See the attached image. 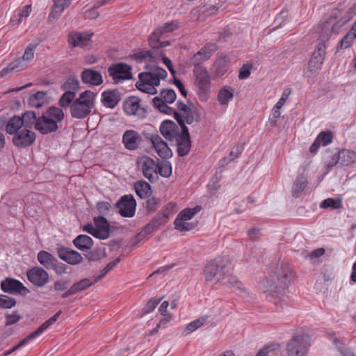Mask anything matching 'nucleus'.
Instances as JSON below:
<instances>
[{"label":"nucleus","mask_w":356,"mask_h":356,"mask_svg":"<svg viewBox=\"0 0 356 356\" xmlns=\"http://www.w3.org/2000/svg\"><path fill=\"white\" fill-rule=\"evenodd\" d=\"M293 276L288 262L275 263L271 267L270 277L261 281L259 287L269 301L282 309L289 303L286 289Z\"/></svg>","instance_id":"nucleus-1"},{"label":"nucleus","mask_w":356,"mask_h":356,"mask_svg":"<svg viewBox=\"0 0 356 356\" xmlns=\"http://www.w3.org/2000/svg\"><path fill=\"white\" fill-rule=\"evenodd\" d=\"M134 56L137 59L147 60L149 62L145 65L147 71L140 73L138 76L139 81L136 83L137 88L145 93L156 94V87L159 86L161 80L166 78L167 72L153 63L157 61L158 57L152 51L142 50L135 54Z\"/></svg>","instance_id":"nucleus-2"},{"label":"nucleus","mask_w":356,"mask_h":356,"mask_svg":"<svg viewBox=\"0 0 356 356\" xmlns=\"http://www.w3.org/2000/svg\"><path fill=\"white\" fill-rule=\"evenodd\" d=\"M355 15L356 6L351 7L344 16L340 8L332 10L329 17L318 26L319 35L323 37V41H328L332 34H338L341 29Z\"/></svg>","instance_id":"nucleus-3"},{"label":"nucleus","mask_w":356,"mask_h":356,"mask_svg":"<svg viewBox=\"0 0 356 356\" xmlns=\"http://www.w3.org/2000/svg\"><path fill=\"white\" fill-rule=\"evenodd\" d=\"M64 119V113L58 107L51 106L38 116L36 131L41 134H48L56 131Z\"/></svg>","instance_id":"nucleus-4"},{"label":"nucleus","mask_w":356,"mask_h":356,"mask_svg":"<svg viewBox=\"0 0 356 356\" xmlns=\"http://www.w3.org/2000/svg\"><path fill=\"white\" fill-rule=\"evenodd\" d=\"M233 268L232 259L228 255L218 257L204 267V275L207 282L213 280L220 282Z\"/></svg>","instance_id":"nucleus-5"},{"label":"nucleus","mask_w":356,"mask_h":356,"mask_svg":"<svg viewBox=\"0 0 356 356\" xmlns=\"http://www.w3.org/2000/svg\"><path fill=\"white\" fill-rule=\"evenodd\" d=\"M95 94L90 90L81 92L79 97L70 104L71 115L76 119H83L87 117L94 107Z\"/></svg>","instance_id":"nucleus-6"},{"label":"nucleus","mask_w":356,"mask_h":356,"mask_svg":"<svg viewBox=\"0 0 356 356\" xmlns=\"http://www.w3.org/2000/svg\"><path fill=\"white\" fill-rule=\"evenodd\" d=\"M311 339L307 334L297 333L286 343V352L289 356H307Z\"/></svg>","instance_id":"nucleus-7"},{"label":"nucleus","mask_w":356,"mask_h":356,"mask_svg":"<svg viewBox=\"0 0 356 356\" xmlns=\"http://www.w3.org/2000/svg\"><path fill=\"white\" fill-rule=\"evenodd\" d=\"M195 77V85L198 88V96L201 101L206 102L210 93V76L207 70L202 66H196L193 69Z\"/></svg>","instance_id":"nucleus-8"},{"label":"nucleus","mask_w":356,"mask_h":356,"mask_svg":"<svg viewBox=\"0 0 356 356\" xmlns=\"http://www.w3.org/2000/svg\"><path fill=\"white\" fill-rule=\"evenodd\" d=\"M177 106L178 111H174L175 118L178 123L183 127H186L185 124H191L193 122H198L200 119V115L196 109H192L184 102H177Z\"/></svg>","instance_id":"nucleus-9"},{"label":"nucleus","mask_w":356,"mask_h":356,"mask_svg":"<svg viewBox=\"0 0 356 356\" xmlns=\"http://www.w3.org/2000/svg\"><path fill=\"white\" fill-rule=\"evenodd\" d=\"M36 47V44H29L25 49L24 53L22 58L10 63L6 67L3 68L0 72V77H4L15 70L24 69L26 66L24 63L29 62L33 58Z\"/></svg>","instance_id":"nucleus-10"},{"label":"nucleus","mask_w":356,"mask_h":356,"mask_svg":"<svg viewBox=\"0 0 356 356\" xmlns=\"http://www.w3.org/2000/svg\"><path fill=\"white\" fill-rule=\"evenodd\" d=\"M83 230L97 238L106 239L109 237L110 226L105 218L99 216L94 218V225H85Z\"/></svg>","instance_id":"nucleus-11"},{"label":"nucleus","mask_w":356,"mask_h":356,"mask_svg":"<svg viewBox=\"0 0 356 356\" xmlns=\"http://www.w3.org/2000/svg\"><path fill=\"white\" fill-rule=\"evenodd\" d=\"M138 168L143 175L151 182L156 181L159 177L156 174L157 161L147 156H140L137 160Z\"/></svg>","instance_id":"nucleus-12"},{"label":"nucleus","mask_w":356,"mask_h":356,"mask_svg":"<svg viewBox=\"0 0 356 356\" xmlns=\"http://www.w3.org/2000/svg\"><path fill=\"white\" fill-rule=\"evenodd\" d=\"M79 88V83L75 78H69L63 86V89L65 92L61 96L59 100L60 106L65 108L70 106V104L74 99L76 93Z\"/></svg>","instance_id":"nucleus-13"},{"label":"nucleus","mask_w":356,"mask_h":356,"mask_svg":"<svg viewBox=\"0 0 356 356\" xmlns=\"http://www.w3.org/2000/svg\"><path fill=\"white\" fill-rule=\"evenodd\" d=\"M108 72L115 83H122L132 79L131 67L124 63L113 65L108 68Z\"/></svg>","instance_id":"nucleus-14"},{"label":"nucleus","mask_w":356,"mask_h":356,"mask_svg":"<svg viewBox=\"0 0 356 356\" xmlns=\"http://www.w3.org/2000/svg\"><path fill=\"white\" fill-rule=\"evenodd\" d=\"M176 26L172 23H165L163 26L156 29L149 36V43L153 49H159L169 45L168 41H160L161 35L164 33L171 32L174 31Z\"/></svg>","instance_id":"nucleus-15"},{"label":"nucleus","mask_w":356,"mask_h":356,"mask_svg":"<svg viewBox=\"0 0 356 356\" xmlns=\"http://www.w3.org/2000/svg\"><path fill=\"white\" fill-rule=\"evenodd\" d=\"M36 136L31 129L23 128L13 137V143L17 147L24 148L31 146L35 141Z\"/></svg>","instance_id":"nucleus-16"},{"label":"nucleus","mask_w":356,"mask_h":356,"mask_svg":"<svg viewBox=\"0 0 356 356\" xmlns=\"http://www.w3.org/2000/svg\"><path fill=\"white\" fill-rule=\"evenodd\" d=\"M29 281L37 287H42L49 281L47 272L40 267H34L26 272Z\"/></svg>","instance_id":"nucleus-17"},{"label":"nucleus","mask_w":356,"mask_h":356,"mask_svg":"<svg viewBox=\"0 0 356 356\" xmlns=\"http://www.w3.org/2000/svg\"><path fill=\"white\" fill-rule=\"evenodd\" d=\"M136 202L132 195H124L117 202L116 207L119 213L124 217L134 216L136 211Z\"/></svg>","instance_id":"nucleus-18"},{"label":"nucleus","mask_w":356,"mask_h":356,"mask_svg":"<svg viewBox=\"0 0 356 356\" xmlns=\"http://www.w3.org/2000/svg\"><path fill=\"white\" fill-rule=\"evenodd\" d=\"M123 108L128 115H134L143 118L145 115L146 110L140 106V99L136 97L127 99L124 103Z\"/></svg>","instance_id":"nucleus-19"},{"label":"nucleus","mask_w":356,"mask_h":356,"mask_svg":"<svg viewBox=\"0 0 356 356\" xmlns=\"http://www.w3.org/2000/svg\"><path fill=\"white\" fill-rule=\"evenodd\" d=\"M1 289L5 293L21 295H26L29 292L20 281L13 278H6L3 280L1 283Z\"/></svg>","instance_id":"nucleus-20"},{"label":"nucleus","mask_w":356,"mask_h":356,"mask_svg":"<svg viewBox=\"0 0 356 356\" xmlns=\"http://www.w3.org/2000/svg\"><path fill=\"white\" fill-rule=\"evenodd\" d=\"M216 49V44L213 43L207 44L193 55L191 60V64L194 65V67L200 66V64L208 60Z\"/></svg>","instance_id":"nucleus-21"},{"label":"nucleus","mask_w":356,"mask_h":356,"mask_svg":"<svg viewBox=\"0 0 356 356\" xmlns=\"http://www.w3.org/2000/svg\"><path fill=\"white\" fill-rule=\"evenodd\" d=\"M149 140L152 147L160 157L168 159L172 156V152L168 144L159 135H152Z\"/></svg>","instance_id":"nucleus-22"},{"label":"nucleus","mask_w":356,"mask_h":356,"mask_svg":"<svg viewBox=\"0 0 356 356\" xmlns=\"http://www.w3.org/2000/svg\"><path fill=\"white\" fill-rule=\"evenodd\" d=\"M338 162L342 165H350L356 162V152L350 149H343L335 155L332 161L328 163L329 166H334Z\"/></svg>","instance_id":"nucleus-23"},{"label":"nucleus","mask_w":356,"mask_h":356,"mask_svg":"<svg viewBox=\"0 0 356 356\" xmlns=\"http://www.w3.org/2000/svg\"><path fill=\"white\" fill-rule=\"evenodd\" d=\"M177 153L179 156H184L188 154L191 149V140L188 128L183 127L181 134L177 138Z\"/></svg>","instance_id":"nucleus-24"},{"label":"nucleus","mask_w":356,"mask_h":356,"mask_svg":"<svg viewBox=\"0 0 356 356\" xmlns=\"http://www.w3.org/2000/svg\"><path fill=\"white\" fill-rule=\"evenodd\" d=\"M82 82L85 84L98 86L103 83V76L97 70L92 68L85 69L81 74Z\"/></svg>","instance_id":"nucleus-25"},{"label":"nucleus","mask_w":356,"mask_h":356,"mask_svg":"<svg viewBox=\"0 0 356 356\" xmlns=\"http://www.w3.org/2000/svg\"><path fill=\"white\" fill-rule=\"evenodd\" d=\"M141 140L140 134L134 130H127L122 136V142L126 149L135 150Z\"/></svg>","instance_id":"nucleus-26"},{"label":"nucleus","mask_w":356,"mask_h":356,"mask_svg":"<svg viewBox=\"0 0 356 356\" xmlns=\"http://www.w3.org/2000/svg\"><path fill=\"white\" fill-rule=\"evenodd\" d=\"M58 254L62 260L72 265L79 263L82 259L78 252L63 246L58 250Z\"/></svg>","instance_id":"nucleus-27"},{"label":"nucleus","mask_w":356,"mask_h":356,"mask_svg":"<svg viewBox=\"0 0 356 356\" xmlns=\"http://www.w3.org/2000/svg\"><path fill=\"white\" fill-rule=\"evenodd\" d=\"M90 261H97L106 256L102 246H76Z\"/></svg>","instance_id":"nucleus-28"},{"label":"nucleus","mask_w":356,"mask_h":356,"mask_svg":"<svg viewBox=\"0 0 356 356\" xmlns=\"http://www.w3.org/2000/svg\"><path fill=\"white\" fill-rule=\"evenodd\" d=\"M92 33H76L70 35L69 42L73 47H85L91 44Z\"/></svg>","instance_id":"nucleus-29"},{"label":"nucleus","mask_w":356,"mask_h":356,"mask_svg":"<svg viewBox=\"0 0 356 356\" xmlns=\"http://www.w3.org/2000/svg\"><path fill=\"white\" fill-rule=\"evenodd\" d=\"M102 97L103 104L110 108H113L120 100V93L117 90L104 91Z\"/></svg>","instance_id":"nucleus-30"},{"label":"nucleus","mask_w":356,"mask_h":356,"mask_svg":"<svg viewBox=\"0 0 356 356\" xmlns=\"http://www.w3.org/2000/svg\"><path fill=\"white\" fill-rule=\"evenodd\" d=\"M323 63V58L313 54L308 64L307 70L305 72L307 77H315L321 70Z\"/></svg>","instance_id":"nucleus-31"},{"label":"nucleus","mask_w":356,"mask_h":356,"mask_svg":"<svg viewBox=\"0 0 356 356\" xmlns=\"http://www.w3.org/2000/svg\"><path fill=\"white\" fill-rule=\"evenodd\" d=\"M62 311H58L52 317L44 321L35 331L27 336L29 339L31 341L38 337H39L43 332L51 327L55 322L58 319Z\"/></svg>","instance_id":"nucleus-32"},{"label":"nucleus","mask_w":356,"mask_h":356,"mask_svg":"<svg viewBox=\"0 0 356 356\" xmlns=\"http://www.w3.org/2000/svg\"><path fill=\"white\" fill-rule=\"evenodd\" d=\"M62 311H58L52 317L44 321L35 331L27 336L29 339L31 341L38 337H39L43 332L51 327L55 322L58 319Z\"/></svg>","instance_id":"nucleus-33"},{"label":"nucleus","mask_w":356,"mask_h":356,"mask_svg":"<svg viewBox=\"0 0 356 356\" xmlns=\"http://www.w3.org/2000/svg\"><path fill=\"white\" fill-rule=\"evenodd\" d=\"M62 311H58L52 317L44 321L35 331L27 336L29 339L31 341L38 337H39L43 332L51 327L55 322L58 319Z\"/></svg>","instance_id":"nucleus-34"},{"label":"nucleus","mask_w":356,"mask_h":356,"mask_svg":"<svg viewBox=\"0 0 356 356\" xmlns=\"http://www.w3.org/2000/svg\"><path fill=\"white\" fill-rule=\"evenodd\" d=\"M62 311H58L52 317L44 321L35 331L27 336L29 339L31 341L38 337H39L43 332L51 327L55 322L58 319Z\"/></svg>","instance_id":"nucleus-35"},{"label":"nucleus","mask_w":356,"mask_h":356,"mask_svg":"<svg viewBox=\"0 0 356 356\" xmlns=\"http://www.w3.org/2000/svg\"><path fill=\"white\" fill-rule=\"evenodd\" d=\"M20 118L24 128L31 130V129L34 127L36 130V126L38 122V117L36 116V113L34 111H26L24 113H22Z\"/></svg>","instance_id":"nucleus-36"},{"label":"nucleus","mask_w":356,"mask_h":356,"mask_svg":"<svg viewBox=\"0 0 356 356\" xmlns=\"http://www.w3.org/2000/svg\"><path fill=\"white\" fill-rule=\"evenodd\" d=\"M177 125L172 121H163L160 126V132L166 139L172 140L175 135Z\"/></svg>","instance_id":"nucleus-37"},{"label":"nucleus","mask_w":356,"mask_h":356,"mask_svg":"<svg viewBox=\"0 0 356 356\" xmlns=\"http://www.w3.org/2000/svg\"><path fill=\"white\" fill-rule=\"evenodd\" d=\"M307 178L303 175H298L294 181L292 195L294 197H298L302 191L307 188Z\"/></svg>","instance_id":"nucleus-38"},{"label":"nucleus","mask_w":356,"mask_h":356,"mask_svg":"<svg viewBox=\"0 0 356 356\" xmlns=\"http://www.w3.org/2000/svg\"><path fill=\"white\" fill-rule=\"evenodd\" d=\"M281 346L277 343L266 344L260 349L255 356H275L280 353Z\"/></svg>","instance_id":"nucleus-39"},{"label":"nucleus","mask_w":356,"mask_h":356,"mask_svg":"<svg viewBox=\"0 0 356 356\" xmlns=\"http://www.w3.org/2000/svg\"><path fill=\"white\" fill-rule=\"evenodd\" d=\"M23 127L21 118L17 115H15L11 118L6 124V131L8 134L15 135L17 133L19 129Z\"/></svg>","instance_id":"nucleus-40"},{"label":"nucleus","mask_w":356,"mask_h":356,"mask_svg":"<svg viewBox=\"0 0 356 356\" xmlns=\"http://www.w3.org/2000/svg\"><path fill=\"white\" fill-rule=\"evenodd\" d=\"M134 188L136 194L140 198L147 197L151 191L150 185L145 181H137L134 184Z\"/></svg>","instance_id":"nucleus-41"},{"label":"nucleus","mask_w":356,"mask_h":356,"mask_svg":"<svg viewBox=\"0 0 356 356\" xmlns=\"http://www.w3.org/2000/svg\"><path fill=\"white\" fill-rule=\"evenodd\" d=\"M223 284L229 285L234 290H238V294L245 296L248 292L243 284L238 282L236 277H229L227 282H223Z\"/></svg>","instance_id":"nucleus-42"},{"label":"nucleus","mask_w":356,"mask_h":356,"mask_svg":"<svg viewBox=\"0 0 356 356\" xmlns=\"http://www.w3.org/2000/svg\"><path fill=\"white\" fill-rule=\"evenodd\" d=\"M46 93L39 91L30 97L29 99V104L32 107L40 108L44 104L46 100Z\"/></svg>","instance_id":"nucleus-43"},{"label":"nucleus","mask_w":356,"mask_h":356,"mask_svg":"<svg viewBox=\"0 0 356 356\" xmlns=\"http://www.w3.org/2000/svg\"><path fill=\"white\" fill-rule=\"evenodd\" d=\"M38 261L47 268H50L56 259L46 251H40L38 254Z\"/></svg>","instance_id":"nucleus-44"},{"label":"nucleus","mask_w":356,"mask_h":356,"mask_svg":"<svg viewBox=\"0 0 356 356\" xmlns=\"http://www.w3.org/2000/svg\"><path fill=\"white\" fill-rule=\"evenodd\" d=\"M156 174L163 177H169L172 174V166L170 162L163 161L161 163L157 161Z\"/></svg>","instance_id":"nucleus-45"},{"label":"nucleus","mask_w":356,"mask_h":356,"mask_svg":"<svg viewBox=\"0 0 356 356\" xmlns=\"http://www.w3.org/2000/svg\"><path fill=\"white\" fill-rule=\"evenodd\" d=\"M208 317L209 316L204 315L191 322L189 324H188L185 332L188 334L195 331L204 324V323L207 321Z\"/></svg>","instance_id":"nucleus-46"},{"label":"nucleus","mask_w":356,"mask_h":356,"mask_svg":"<svg viewBox=\"0 0 356 356\" xmlns=\"http://www.w3.org/2000/svg\"><path fill=\"white\" fill-rule=\"evenodd\" d=\"M233 96L232 91L228 87H224L218 92V100L220 104L226 105Z\"/></svg>","instance_id":"nucleus-47"},{"label":"nucleus","mask_w":356,"mask_h":356,"mask_svg":"<svg viewBox=\"0 0 356 356\" xmlns=\"http://www.w3.org/2000/svg\"><path fill=\"white\" fill-rule=\"evenodd\" d=\"M154 106L163 113L170 114L172 113V108L168 106L169 103L163 102L162 98L158 97H154L152 99Z\"/></svg>","instance_id":"nucleus-48"},{"label":"nucleus","mask_w":356,"mask_h":356,"mask_svg":"<svg viewBox=\"0 0 356 356\" xmlns=\"http://www.w3.org/2000/svg\"><path fill=\"white\" fill-rule=\"evenodd\" d=\"M154 227L152 224L146 225L136 236L135 243L145 242L149 235L154 231Z\"/></svg>","instance_id":"nucleus-49"},{"label":"nucleus","mask_w":356,"mask_h":356,"mask_svg":"<svg viewBox=\"0 0 356 356\" xmlns=\"http://www.w3.org/2000/svg\"><path fill=\"white\" fill-rule=\"evenodd\" d=\"M356 39L355 34L352 33L350 31L341 40L337 50L339 49H347L350 47Z\"/></svg>","instance_id":"nucleus-50"},{"label":"nucleus","mask_w":356,"mask_h":356,"mask_svg":"<svg viewBox=\"0 0 356 356\" xmlns=\"http://www.w3.org/2000/svg\"><path fill=\"white\" fill-rule=\"evenodd\" d=\"M174 225L175 229L179 232L190 231L194 228V225L191 222H188L186 220H181L180 218H176Z\"/></svg>","instance_id":"nucleus-51"},{"label":"nucleus","mask_w":356,"mask_h":356,"mask_svg":"<svg viewBox=\"0 0 356 356\" xmlns=\"http://www.w3.org/2000/svg\"><path fill=\"white\" fill-rule=\"evenodd\" d=\"M31 5H26L22 8V9L19 11L18 15H15L12 19L11 23L13 24H19L23 18H26L29 16L31 13Z\"/></svg>","instance_id":"nucleus-52"},{"label":"nucleus","mask_w":356,"mask_h":356,"mask_svg":"<svg viewBox=\"0 0 356 356\" xmlns=\"http://www.w3.org/2000/svg\"><path fill=\"white\" fill-rule=\"evenodd\" d=\"M332 134L330 131H321L316 140L319 143V144L322 146H326L332 143Z\"/></svg>","instance_id":"nucleus-53"},{"label":"nucleus","mask_w":356,"mask_h":356,"mask_svg":"<svg viewBox=\"0 0 356 356\" xmlns=\"http://www.w3.org/2000/svg\"><path fill=\"white\" fill-rule=\"evenodd\" d=\"M95 276L93 277L92 280L86 278V279L81 280L79 282L74 283L72 285V286L74 289V290L76 291V293H77L78 291H83V290L87 289L88 287H89L90 286L92 285L93 284L97 283V282H95Z\"/></svg>","instance_id":"nucleus-54"},{"label":"nucleus","mask_w":356,"mask_h":356,"mask_svg":"<svg viewBox=\"0 0 356 356\" xmlns=\"http://www.w3.org/2000/svg\"><path fill=\"white\" fill-rule=\"evenodd\" d=\"M176 93L172 89H165L161 92L159 98H162L163 102L172 104L176 99Z\"/></svg>","instance_id":"nucleus-55"},{"label":"nucleus","mask_w":356,"mask_h":356,"mask_svg":"<svg viewBox=\"0 0 356 356\" xmlns=\"http://www.w3.org/2000/svg\"><path fill=\"white\" fill-rule=\"evenodd\" d=\"M16 305L15 298L0 294V308L10 309Z\"/></svg>","instance_id":"nucleus-56"},{"label":"nucleus","mask_w":356,"mask_h":356,"mask_svg":"<svg viewBox=\"0 0 356 356\" xmlns=\"http://www.w3.org/2000/svg\"><path fill=\"white\" fill-rule=\"evenodd\" d=\"M120 258L115 259L114 261L108 263L106 266L102 270V273L95 277V282H99L101 279H102L108 272L112 270L116 265L119 263Z\"/></svg>","instance_id":"nucleus-57"},{"label":"nucleus","mask_w":356,"mask_h":356,"mask_svg":"<svg viewBox=\"0 0 356 356\" xmlns=\"http://www.w3.org/2000/svg\"><path fill=\"white\" fill-rule=\"evenodd\" d=\"M199 210L200 209H197V208L185 209L178 215L177 218H180L181 220L188 221L193 218V217L197 213Z\"/></svg>","instance_id":"nucleus-58"},{"label":"nucleus","mask_w":356,"mask_h":356,"mask_svg":"<svg viewBox=\"0 0 356 356\" xmlns=\"http://www.w3.org/2000/svg\"><path fill=\"white\" fill-rule=\"evenodd\" d=\"M65 8H63L62 7L56 6L55 5H53L51 11L49 15L48 20L50 23H53L55 21H56L60 16L62 15L63 10Z\"/></svg>","instance_id":"nucleus-59"},{"label":"nucleus","mask_w":356,"mask_h":356,"mask_svg":"<svg viewBox=\"0 0 356 356\" xmlns=\"http://www.w3.org/2000/svg\"><path fill=\"white\" fill-rule=\"evenodd\" d=\"M341 206V200L327 198L321 203V207L323 209L332 208L339 209Z\"/></svg>","instance_id":"nucleus-60"},{"label":"nucleus","mask_w":356,"mask_h":356,"mask_svg":"<svg viewBox=\"0 0 356 356\" xmlns=\"http://www.w3.org/2000/svg\"><path fill=\"white\" fill-rule=\"evenodd\" d=\"M50 268L53 269L55 271V273L58 275H61L63 274L68 273L67 266L64 264L58 262L56 259L54 261L53 265L51 266Z\"/></svg>","instance_id":"nucleus-61"},{"label":"nucleus","mask_w":356,"mask_h":356,"mask_svg":"<svg viewBox=\"0 0 356 356\" xmlns=\"http://www.w3.org/2000/svg\"><path fill=\"white\" fill-rule=\"evenodd\" d=\"M93 241L92 238L84 234H81L78 236L73 241L74 245H92Z\"/></svg>","instance_id":"nucleus-62"},{"label":"nucleus","mask_w":356,"mask_h":356,"mask_svg":"<svg viewBox=\"0 0 356 356\" xmlns=\"http://www.w3.org/2000/svg\"><path fill=\"white\" fill-rule=\"evenodd\" d=\"M161 298H154L149 300L143 309V312L145 314H148L152 312L155 307L159 305L161 302Z\"/></svg>","instance_id":"nucleus-63"},{"label":"nucleus","mask_w":356,"mask_h":356,"mask_svg":"<svg viewBox=\"0 0 356 356\" xmlns=\"http://www.w3.org/2000/svg\"><path fill=\"white\" fill-rule=\"evenodd\" d=\"M97 209L100 214L106 215L111 210V205L108 202H100L97 204Z\"/></svg>","instance_id":"nucleus-64"}]
</instances>
